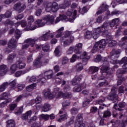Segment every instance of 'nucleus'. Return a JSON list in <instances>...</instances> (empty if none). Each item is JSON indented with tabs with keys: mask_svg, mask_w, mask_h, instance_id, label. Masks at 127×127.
<instances>
[{
	"mask_svg": "<svg viewBox=\"0 0 127 127\" xmlns=\"http://www.w3.org/2000/svg\"><path fill=\"white\" fill-rule=\"evenodd\" d=\"M60 88L57 87L54 89V92L51 93L50 91V95L49 96V99H53V98H60L63 97V98H71V93H66L65 94L62 92H59Z\"/></svg>",
	"mask_w": 127,
	"mask_h": 127,
	"instance_id": "nucleus-4",
	"label": "nucleus"
},
{
	"mask_svg": "<svg viewBox=\"0 0 127 127\" xmlns=\"http://www.w3.org/2000/svg\"><path fill=\"white\" fill-rule=\"evenodd\" d=\"M66 14L67 16H69V17L71 16L72 19L69 18V21H70V22H73V21H74V19H75L74 17L72 16V14H73V9H69L66 12Z\"/></svg>",
	"mask_w": 127,
	"mask_h": 127,
	"instance_id": "nucleus-27",
	"label": "nucleus"
},
{
	"mask_svg": "<svg viewBox=\"0 0 127 127\" xmlns=\"http://www.w3.org/2000/svg\"><path fill=\"white\" fill-rule=\"evenodd\" d=\"M8 97V94L6 92H4L0 97V100H5Z\"/></svg>",
	"mask_w": 127,
	"mask_h": 127,
	"instance_id": "nucleus-53",
	"label": "nucleus"
},
{
	"mask_svg": "<svg viewBox=\"0 0 127 127\" xmlns=\"http://www.w3.org/2000/svg\"><path fill=\"white\" fill-rule=\"evenodd\" d=\"M17 68H18V66H17V64H16V63L15 64L12 65L10 67V71L11 73H14V72H15V71L17 70Z\"/></svg>",
	"mask_w": 127,
	"mask_h": 127,
	"instance_id": "nucleus-46",
	"label": "nucleus"
},
{
	"mask_svg": "<svg viewBox=\"0 0 127 127\" xmlns=\"http://www.w3.org/2000/svg\"><path fill=\"white\" fill-rule=\"evenodd\" d=\"M39 46H40V49H41V48H42V49L44 52H48V51H49L50 50V46H49V45L48 44L39 45Z\"/></svg>",
	"mask_w": 127,
	"mask_h": 127,
	"instance_id": "nucleus-34",
	"label": "nucleus"
},
{
	"mask_svg": "<svg viewBox=\"0 0 127 127\" xmlns=\"http://www.w3.org/2000/svg\"><path fill=\"white\" fill-rule=\"evenodd\" d=\"M8 70V67L6 65L2 64L0 65V76L5 75V73L7 72Z\"/></svg>",
	"mask_w": 127,
	"mask_h": 127,
	"instance_id": "nucleus-19",
	"label": "nucleus"
},
{
	"mask_svg": "<svg viewBox=\"0 0 127 127\" xmlns=\"http://www.w3.org/2000/svg\"><path fill=\"white\" fill-rule=\"evenodd\" d=\"M64 31V27H62L61 28H60L59 30H58L56 31V33L57 34L56 35V37L57 38H59L60 37H62L63 35V31Z\"/></svg>",
	"mask_w": 127,
	"mask_h": 127,
	"instance_id": "nucleus-29",
	"label": "nucleus"
},
{
	"mask_svg": "<svg viewBox=\"0 0 127 127\" xmlns=\"http://www.w3.org/2000/svg\"><path fill=\"white\" fill-rule=\"evenodd\" d=\"M77 58V59H79L78 58V56H76L75 54L73 55L71 58L70 59V62L71 63H74V62H76Z\"/></svg>",
	"mask_w": 127,
	"mask_h": 127,
	"instance_id": "nucleus-50",
	"label": "nucleus"
},
{
	"mask_svg": "<svg viewBox=\"0 0 127 127\" xmlns=\"http://www.w3.org/2000/svg\"><path fill=\"white\" fill-rule=\"evenodd\" d=\"M73 0H64V4H61L60 5V7L61 9H64V8H66V6H69L70 4H71V1Z\"/></svg>",
	"mask_w": 127,
	"mask_h": 127,
	"instance_id": "nucleus-31",
	"label": "nucleus"
},
{
	"mask_svg": "<svg viewBox=\"0 0 127 127\" xmlns=\"http://www.w3.org/2000/svg\"><path fill=\"white\" fill-rule=\"evenodd\" d=\"M16 65L19 69H23L25 67V63H23L21 61H18L16 63Z\"/></svg>",
	"mask_w": 127,
	"mask_h": 127,
	"instance_id": "nucleus-35",
	"label": "nucleus"
},
{
	"mask_svg": "<svg viewBox=\"0 0 127 127\" xmlns=\"http://www.w3.org/2000/svg\"><path fill=\"white\" fill-rule=\"evenodd\" d=\"M107 42H108V45L110 47H113L114 46H116L117 45V41L115 40H107Z\"/></svg>",
	"mask_w": 127,
	"mask_h": 127,
	"instance_id": "nucleus-44",
	"label": "nucleus"
},
{
	"mask_svg": "<svg viewBox=\"0 0 127 127\" xmlns=\"http://www.w3.org/2000/svg\"><path fill=\"white\" fill-rule=\"evenodd\" d=\"M127 63L123 65V69L121 71V70H118L117 71V76L118 77H122L123 74H125L127 72Z\"/></svg>",
	"mask_w": 127,
	"mask_h": 127,
	"instance_id": "nucleus-22",
	"label": "nucleus"
},
{
	"mask_svg": "<svg viewBox=\"0 0 127 127\" xmlns=\"http://www.w3.org/2000/svg\"><path fill=\"white\" fill-rule=\"evenodd\" d=\"M50 94V90H47V91H45L44 92V95L45 96V98H48V99L49 98Z\"/></svg>",
	"mask_w": 127,
	"mask_h": 127,
	"instance_id": "nucleus-64",
	"label": "nucleus"
},
{
	"mask_svg": "<svg viewBox=\"0 0 127 127\" xmlns=\"http://www.w3.org/2000/svg\"><path fill=\"white\" fill-rule=\"evenodd\" d=\"M28 79H29V82H35L37 80V82L40 84H42L46 82V78L43 76V74H40L37 77V78L35 76H33L30 77H28Z\"/></svg>",
	"mask_w": 127,
	"mask_h": 127,
	"instance_id": "nucleus-7",
	"label": "nucleus"
},
{
	"mask_svg": "<svg viewBox=\"0 0 127 127\" xmlns=\"http://www.w3.org/2000/svg\"><path fill=\"white\" fill-rule=\"evenodd\" d=\"M17 87L19 91H22V90L25 88V85L20 83L17 85Z\"/></svg>",
	"mask_w": 127,
	"mask_h": 127,
	"instance_id": "nucleus-56",
	"label": "nucleus"
},
{
	"mask_svg": "<svg viewBox=\"0 0 127 127\" xmlns=\"http://www.w3.org/2000/svg\"><path fill=\"white\" fill-rule=\"evenodd\" d=\"M99 71V67L97 66H91L89 68V72L94 74Z\"/></svg>",
	"mask_w": 127,
	"mask_h": 127,
	"instance_id": "nucleus-41",
	"label": "nucleus"
},
{
	"mask_svg": "<svg viewBox=\"0 0 127 127\" xmlns=\"http://www.w3.org/2000/svg\"><path fill=\"white\" fill-rule=\"evenodd\" d=\"M58 4L56 2H50L48 3L45 5V9L46 11L48 12H49V11H53V12H56L57 10H58Z\"/></svg>",
	"mask_w": 127,
	"mask_h": 127,
	"instance_id": "nucleus-6",
	"label": "nucleus"
},
{
	"mask_svg": "<svg viewBox=\"0 0 127 127\" xmlns=\"http://www.w3.org/2000/svg\"><path fill=\"white\" fill-rule=\"evenodd\" d=\"M75 127H86L85 124L83 123L82 115L78 114L76 117V121L75 123Z\"/></svg>",
	"mask_w": 127,
	"mask_h": 127,
	"instance_id": "nucleus-12",
	"label": "nucleus"
},
{
	"mask_svg": "<svg viewBox=\"0 0 127 127\" xmlns=\"http://www.w3.org/2000/svg\"><path fill=\"white\" fill-rule=\"evenodd\" d=\"M17 43L16 42L15 39H14L13 38H12L8 44V48L10 49H14V48H16Z\"/></svg>",
	"mask_w": 127,
	"mask_h": 127,
	"instance_id": "nucleus-15",
	"label": "nucleus"
},
{
	"mask_svg": "<svg viewBox=\"0 0 127 127\" xmlns=\"http://www.w3.org/2000/svg\"><path fill=\"white\" fill-rule=\"evenodd\" d=\"M71 32L69 31H66L64 33V37H63L62 38H67L68 37H70V36L71 35Z\"/></svg>",
	"mask_w": 127,
	"mask_h": 127,
	"instance_id": "nucleus-51",
	"label": "nucleus"
},
{
	"mask_svg": "<svg viewBox=\"0 0 127 127\" xmlns=\"http://www.w3.org/2000/svg\"><path fill=\"white\" fill-rule=\"evenodd\" d=\"M74 36H70L69 37L65 38L64 39V38H61V41L63 43L64 46L66 47L69 46L71 43H73L74 42Z\"/></svg>",
	"mask_w": 127,
	"mask_h": 127,
	"instance_id": "nucleus-10",
	"label": "nucleus"
},
{
	"mask_svg": "<svg viewBox=\"0 0 127 127\" xmlns=\"http://www.w3.org/2000/svg\"><path fill=\"white\" fill-rule=\"evenodd\" d=\"M127 64V57H124L119 62V64Z\"/></svg>",
	"mask_w": 127,
	"mask_h": 127,
	"instance_id": "nucleus-57",
	"label": "nucleus"
},
{
	"mask_svg": "<svg viewBox=\"0 0 127 127\" xmlns=\"http://www.w3.org/2000/svg\"><path fill=\"white\" fill-rule=\"evenodd\" d=\"M8 82H6L2 83L1 85H0V93L3 92L6 89V87L8 86Z\"/></svg>",
	"mask_w": 127,
	"mask_h": 127,
	"instance_id": "nucleus-37",
	"label": "nucleus"
},
{
	"mask_svg": "<svg viewBox=\"0 0 127 127\" xmlns=\"http://www.w3.org/2000/svg\"><path fill=\"white\" fill-rule=\"evenodd\" d=\"M35 24H36L37 27H42V26H44L45 24H46V22H45V20H43V18L42 19H38L35 22Z\"/></svg>",
	"mask_w": 127,
	"mask_h": 127,
	"instance_id": "nucleus-23",
	"label": "nucleus"
},
{
	"mask_svg": "<svg viewBox=\"0 0 127 127\" xmlns=\"http://www.w3.org/2000/svg\"><path fill=\"white\" fill-rule=\"evenodd\" d=\"M35 87H36V83L31 84L26 87V91H27V92H32Z\"/></svg>",
	"mask_w": 127,
	"mask_h": 127,
	"instance_id": "nucleus-38",
	"label": "nucleus"
},
{
	"mask_svg": "<svg viewBox=\"0 0 127 127\" xmlns=\"http://www.w3.org/2000/svg\"><path fill=\"white\" fill-rule=\"evenodd\" d=\"M120 53H121L120 50H113L111 53V56H114L115 57H119V54H120Z\"/></svg>",
	"mask_w": 127,
	"mask_h": 127,
	"instance_id": "nucleus-45",
	"label": "nucleus"
},
{
	"mask_svg": "<svg viewBox=\"0 0 127 127\" xmlns=\"http://www.w3.org/2000/svg\"><path fill=\"white\" fill-rule=\"evenodd\" d=\"M68 61L69 60L67 57H64L62 59V64L63 65H65V64H67L68 63Z\"/></svg>",
	"mask_w": 127,
	"mask_h": 127,
	"instance_id": "nucleus-60",
	"label": "nucleus"
},
{
	"mask_svg": "<svg viewBox=\"0 0 127 127\" xmlns=\"http://www.w3.org/2000/svg\"><path fill=\"white\" fill-rule=\"evenodd\" d=\"M107 45V43L105 40H101L99 42H97L93 47V48L92 50V53H95L97 51H99L100 49H103L105 48Z\"/></svg>",
	"mask_w": 127,
	"mask_h": 127,
	"instance_id": "nucleus-5",
	"label": "nucleus"
},
{
	"mask_svg": "<svg viewBox=\"0 0 127 127\" xmlns=\"http://www.w3.org/2000/svg\"><path fill=\"white\" fill-rule=\"evenodd\" d=\"M119 22H120V18H115L112 20H111L110 22V23H108L107 22H104V23H107L108 26H107V31L105 33H103V34H106V33H107L108 31V29H109V25H110V27H111V28H113V27H115V26H117Z\"/></svg>",
	"mask_w": 127,
	"mask_h": 127,
	"instance_id": "nucleus-11",
	"label": "nucleus"
},
{
	"mask_svg": "<svg viewBox=\"0 0 127 127\" xmlns=\"http://www.w3.org/2000/svg\"><path fill=\"white\" fill-rule=\"evenodd\" d=\"M28 95H29V94L25 95V94H24L23 95H19V96L17 97V99L15 100V101L16 102H19L21 100V99H22V98H24L25 97H27V96H28Z\"/></svg>",
	"mask_w": 127,
	"mask_h": 127,
	"instance_id": "nucleus-54",
	"label": "nucleus"
},
{
	"mask_svg": "<svg viewBox=\"0 0 127 127\" xmlns=\"http://www.w3.org/2000/svg\"><path fill=\"white\" fill-rule=\"evenodd\" d=\"M67 16H65V15H60V17H58L56 20V23H57L58 22H59L60 20H67Z\"/></svg>",
	"mask_w": 127,
	"mask_h": 127,
	"instance_id": "nucleus-36",
	"label": "nucleus"
},
{
	"mask_svg": "<svg viewBox=\"0 0 127 127\" xmlns=\"http://www.w3.org/2000/svg\"><path fill=\"white\" fill-rule=\"evenodd\" d=\"M11 88L14 90L15 88H16V80L14 79L12 81H11L9 84Z\"/></svg>",
	"mask_w": 127,
	"mask_h": 127,
	"instance_id": "nucleus-48",
	"label": "nucleus"
},
{
	"mask_svg": "<svg viewBox=\"0 0 127 127\" xmlns=\"http://www.w3.org/2000/svg\"><path fill=\"white\" fill-rule=\"evenodd\" d=\"M43 112H48L51 110V105L49 103H45L42 108Z\"/></svg>",
	"mask_w": 127,
	"mask_h": 127,
	"instance_id": "nucleus-25",
	"label": "nucleus"
},
{
	"mask_svg": "<svg viewBox=\"0 0 127 127\" xmlns=\"http://www.w3.org/2000/svg\"><path fill=\"white\" fill-rule=\"evenodd\" d=\"M50 30L47 31L45 34H44L42 36L38 38V40L43 41H47L49 39V37L51 38H53L54 37V34L55 33H51Z\"/></svg>",
	"mask_w": 127,
	"mask_h": 127,
	"instance_id": "nucleus-9",
	"label": "nucleus"
},
{
	"mask_svg": "<svg viewBox=\"0 0 127 127\" xmlns=\"http://www.w3.org/2000/svg\"><path fill=\"white\" fill-rule=\"evenodd\" d=\"M7 127H15V123L14 121L12 120H8L7 122Z\"/></svg>",
	"mask_w": 127,
	"mask_h": 127,
	"instance_id": "nucleus-42",
	"label": "nucleus"
},
{
	"mask_svg": "<svg viewBox=\"0 0 127 127\" xmlns=\"http://www.w3.org/2000/svg\"><path fill=\"white\" fill-rule=\"evenodd\" d=\"M61 48V47L60 46H59L56 47L55 50V54L57 57H59L61 56V52H60V49Z\"/></svg>",
	"mask_w": 127,
	"mask_h": 127,
	"instance_id": "nucleus-40",
	"label": "nucleus"
},
{
	"mask_svg": "<svg viewBox=\"0 0 127 127\" xmlns=\"http://www.w3.org/2000/svg\"><path fill=\"white\" fill-rule=\"evenodd\" d=\"M117 90V88L116 87H113L111 89V93L112 95H110L108 96L109 100H113V101H115V100H117L118 99V95H117L116 93V91Z\"/></svg>",
	"mask_w": 127,
	"mask_h": 127,
	"instance_id": "nucleus-17",
	"label": "nucleus"
},
{
	"mask_svg": "<svg viewBox=\"0 0 127 127\" xmlns=\"http://www.w3.org/2000/svg\"><path fill=\"white\" fill-rule=\"evenodd\" d=\"M119 45L125 49H127V37H124L119 42Z\"/></svg>",
	"mask_w": 127,
	"mask_h": 127,
	"instance_id": "nucleus-21",
	"label": "nucleus"
},
{
	"mask_svg": "<svg viewBox=\"0 0 127 127\" xmlns=\"http://www.w3.org/2000/svg\"><path fill=\"white\" fill-rule=\"evenodd\" d=\"M108 64L109 62H106V63H104L103 65L100 66V69L104 72H107V71L109 70V66H108Z\"/></svg>",
	"mask_w": 127,
	"mask_h": 127,
	"instance_id": "nucleus-28",
	"label": "nucleus"
},
{
	"mask_svg": "<svg viewBox=\"0 0 127 127\" xmlns=\"http://www.w3.org/2000/svg\"><path fill=\"white\" fill-rule=\"evenodd\" d=\"M9 109H10V111H14V109H15L16 108V107H17V104L15 103V104H10L9 105Z\"/></svg>",
	"mask_w": 127,
	"mask_h": 127,
	"instance_id": "nucleus-55",
	"label": "nucleus"
},
{
	"mask_svg": "<svg viewBox=\"0 0 127 127\" xmlns=\"http://www.w3.org/2000/svg\"><path fill=\"white\" fill-rule=\"evenodd\" d=\"M78 110L77 108H73L71 109V113L72 115H76L78 114Z\"/></svg>",
	"mask_w": 127,
	"mask_h": 127,
	"instance_id": "nucleus-62",
	"label": "nucleus"
},
{
	"mask_svg": "<svg viewBox=\"0 0 127 127\" xmlns=\"http://www.w3.org/2000/svg\"><path fill=\"white\" fill-rule=\"evenodd\" d=\"M9 103H11V98H8L5 101L1 103L0 104V108H4V107H6Z\"/></svg>",
	"mask_w": 127,
	"mask_h": 127,
	"instance_id": "nucleus-33",
	"label": "nucleus"
},
{
	"mask_svg": "<svg viewBox=\"0 0 127 127\" xmlns=\"http://www.w3.org/2000/svg\"><path fill=\"white\" fill-rule=\"evenodd\" d=\"M67 118H68V116H67V114H65L64 115L61 116V118L59 119L58 121L60 123H61L62 121H65V120H67Z\"/></svg>",
	"mask_w": 127,
	"mask_h": 127,
	"instance_id": "nucleus-49",
	"label": "nucleus"
},
{
	"mask_svg": "<svg viewBox=\"0 0 127 127\" xmlns=\"http://www.w3.org/2000/svg\"><path fill=\"white\" fill-rule=\"evenodd\" d=\"M95 95L96 93L93 92L92 95L87 97L86 101H84L83 103V107H86V106H88V105H89V103H90V102H91L93 99H95V97H96Z\"/></svg>",
	"mask_w": 127,
	"mask_h": 127,
	"instance_id": "nucleus-16",
	"label": "nucleus"
},
{
	"mask_svg": "<svg viewBox=\"0 0 127 127\" xmlns=\"http://www.w3.org/2000/svg\"><path fill=\"white\" fill-rule=\"evenodd\" d=\"M108 117H111V112L109 111H105L103 114L104 118H108Z\"/></svg>",
	"mask_w": 127,
	"mask_h": 127,
	"instance_id": "nucleus-61",
	"label": "nucleus"
},
{
	"mask_svg": "<svg viewBox=\"0 0 127 127\" xmlns=\"http://www.w3.org/2000/svg\"><path fill=\"white\" fill-rule=\"evenodd\" d=\"M28 24L27 26V30H34L37 27L36 25H32L31 22L34 21L33 16H30L28 18Z\"/></svg>",
	"mask_w": 127,
	"mask_h": 127,
	"instance_id": "nucleus-13",
	"label": "nucleus"
},
{
	"mask_svg": "<svg viewBox=\"0 0 127 127\" xmlns=\"http://www.w3.org/2000/svg\"><path fill=\"white\" fill-rule=\"evenodd\" d=\"M36 41H38V39H32V38H28L25 40L24 41V44L22 47V50L24 49H27L29 46H31L33 48V50L29 49V51L31 53H33L35 51V49L36 50H39L40 49V46L39 45L35 44Z\"/></svg>",
	"mask_w": 127,
	"mask_h": 127,
	"instance_id": "nucleus-3",
	"label": "nucleus"
},
{
	"mask_svg": "<svg viewBox=\"0 0 127 127\" xmlns=\"http://www.w3.org/2000/svg\"><path fill=\"white\" fill-rule=\"evenodd\" d=\"M43 20H45V22L50 25V24H52L54 22V16L50 15H47L44 16L43 17Z\"/></svg>",
	"mask_w": 127,
	"mask_h": 127,
	"instance_id": "nucleus-14",
	"label": "nucleus"
},
{
	"mask_svg": "<svg viewBox=\"0 0 127 127\" xmlns=\"http://www.w3.org/2000/svg\"><path fill=\"white\" fill-rule=\"evenodd\" d=\"M108 29V23H105L102 27H99L97 28L94 29L92 33L88 31L86 32L85 38H91V36H93L94 39H97L100 36V33H105Z\"/></svg>",
	"mask_w": 127,
	"mask_h": 127,
	"instance_id": "nucleus-1",
	"label": "nucleus"
},
{
	"mask_svg": "<svg viewBox=\"0 0 127 127\" xmlns=\"http://www.w3.org/2000/svg\"><path fill=\"white\" fill-rule=\"evenodd\" d=\"M42 101V99L41 98V97H37L35 99L36 104H40Z\"/></svg>",
	"mask_w": 127,
	"mask_h": 127,
	"instance_id": "nucleus-63",
	"label": "nucleus"
},
{
	"mask_svg": "<svg viewBox=\"0 0 127 127\" xmlns=\"http://www.w3.org/2000/svg\"><path fill=\"white\" fill-rule=\"evenodd\" d=\"M68 106H70V101L66 100L63 101V107H64V108H65V107H68Z\"/></svg>",
	"mask_w": 127,
	"mask_h": 127,
	"instance_id": "nucleus-59",
	"label": "nucleus"
},
{
	"mask_svg": "<svg viewBox=\"0 0 127 127\" xmlns=\"http://www.w3.org/2000/svg\"><path fill=\"white\" fill-rule=\"evenodd\" d=\"M81 77L79 76H75V77L72 80L73 85H77L81 81Z\"/></svg>",
	"mask_w": 127,
	"mask_h": 127,
	"instance_id": "nucleus-43",
	"label": "nucleus"
},
{
	"mask_svg": "<svg viewBox=\"0 0 127 127\" xmlns=\"http://www.w3.org/2000/svg\"><path fill=\"white\" fill-rule=\"evenodd\" d=\"M108 9L109 5L103 4L99 7L100 10L97 12L96 14L97 15H99V14H102V13H103L105 10H108Z\"/></svg>",
	"mask_w": 127,
	"mask_h": 127,
	"instance_id": "nucleus-18",
	"label": "nucleus"
},
{
	"mask_svg": "<svg viewBox=\"0 0 127 127\" xmlns=\"http://www.w3.org/2000/svg\"><path fill=\"white\" fill-rule=\"evenodd\" d=\"M85 65L84 64V63L82 62V64L81 63H77L76 65L75 66V68L76 70L78 72H80V71H82L84 69V66Z\"/></svg>",
	"mask_w": 127,
	"mask_h": 127,
	"instance_id": "nucleus-30",
	"label": "nucleus"
},
{
	"mask_svg": "<svg viewBox=\"0 0 127 127\" xmlns=\"http://www.w3.org/2000/svg\"><path fill=\"white\" fill-rule=\"evenodd\" d=\"M16 55L15 54H10L7 57V60L8 61H9V62H12V60L15 58Z\"/></svg>",
	"mask_w": 127,
	"mask_h": 127,
	"instance_id": "nucleus-47",
	"label": "nucleus"
},
{
	"mask_svg": "<svg viewBox=\"0 0 127 127\" xmlns=\"http://www.w3.org/2000/svg\"><path fill=\"white\" fill-rule=\"evenodd\" d=\"M84 88H86V84L84 83L81 86H75L74 88V92H80L81 90L82 89H84Z\"/></svg>",
	"mask_w": 127,
	"mask_h": 127,
	"instance_id": "nucleus-39",
	"label": "nucleus"
},
{
	"mask_svg": "<svg viewBox=\"0 0 127 127\" xmlns=\"http://www.w3.org/2000/svg\"><path fill=\"white\" fill-rule=\"evenodd\" d=\"M26 8V5L23 2H18L13 6V9L19 13L22 12Z\"/></svg>",
	"mask_w": 127,
	"mask_h": 127,
	"instance_id": "nucleus-8",
	"label": "nucleus"
},
{
	"mask_svg": "<svg viewBox=\"0 0 127 127\" xmlns=\"http://www.w3.org/2000/svg\"><path fill=\"white\" fill-rule=\"evenodd\" d=\"M43 56V55H42V54L40 55L39 57L37 59V60L34 63V66L37 67V68H39V67H41V66H43L42 65V62H41V60H40L41 57H42Z\"/></svg>",
	"mask_w": 127,
	"mask_h": 127,
	"instance_id": "nucleus-20",
	"label": "nucleus"
},
{
	"mask_svg": "<svg viewBox=\"0 0 127 127\" xmlns=\"http://www.w3.org/2000/svg\"><path fill=\"white\" fill-rule=\"evenodd\" d=\"M32 115V111H28L25 114H23L22 116V120H27L28 118H30V116Z\"/></svg>",
	"mask_w": 127,
	"mask_h": 127,
	"instance_id": "nucleus-32",
	"label": "nucleus"
},
{
	"mask_svg": "<svg viewBox=\"0 0 127 127\" xmlns=\"http://www.w3.org/2000/svg\"><path fill=\"white\" fill-rule=\"evenodd\" d=\"M31 70L30 68H28L26 70H19L17 71L15 74V77H19L20 76H21V75H23V74H25V73H27V72H29V70Z\"/></svg>",
	"mask_w": 127,
	"mask_h": 127,
	"instance_id": "nucleus-24",
	"label": "nucleus"
},
{
	"mask_svg": "<svg viewBox=\"0 0 127 127\" xmlns=\"http://www.w3.org/2000/svg\"><path fill=\"white\" fill-rule=\"evenodd\" d=\"M44 75L47 77V79H51L53 77V71L50 70L44 72Z\"/></svg>",
	"mask_w": 127,
	"mask_h": 127,
	"instance_id": "nucleus-26",
	"label": "nucleus"
},
{
	"mask_svg": "<svg viewBox=\"0 0 127 127\" xmlns=\"http://www.w3.org/2000/svg\"><path fill=\"white\" fill-rule=\"evenodd\" d=\"M4 24L5 25H6V24H9V25H14V22L9 19H7L4 23Z\"/></svg>",
	"mask_w": 127,
	"mask_h": 127,
	"instance_id": "nucleus-58",
	"label": "nucleus"
},
{
	"mask_svg": "<svg viewBox=\"0 0 127 127\" xmlns=\"http://www.w3.org/2000/svg\"><path fill=\"white\" fill-rule=\"evenodd\" d=\"M82 48H83V44L82 43L77 44L74 47V53L78 55L77 56L78 59H82L83 65H87L88 60L90 59V56H87V52H80Z\"/></svg>",
	"mask_w": 127,
	"mask_h": 127,
	"instance_id": "nucleus-2",
	"label": "nucleus"
},
{
	"mask_svg": "<svg viewBox=\"0 0 127 127\" xmlns=\"http://www.w3.org/2000/svg\"><path fill=\"white\" fill-rule=\"evenodd\" d=\"M21 35V33H20V31H19L18 29L16 30L15 33V37L16 38V39H18V38L20 37Z\"/></svg>",
	"mask_w": 127,
	"mask_h": 127,
	"instance_id": "nucleus-52",
	"label": "nucleus"
}]
</instances>
